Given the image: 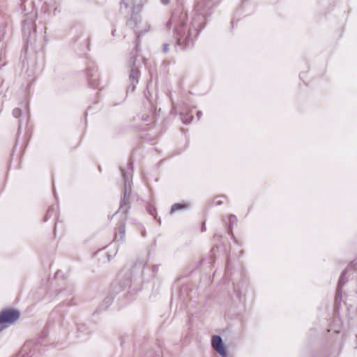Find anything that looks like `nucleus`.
Segmentation results:
<instances>
[{"label": "nucleus", "mask_w": 357, "mask_h": 357, "mask_svg": "<svg viewBox=\"0 0 357 357\" xmlns=\"http://www.w3.org/2000/svg\"><path fill=\"white\" fill-rule=\"evenodd\" d=\"M211 344L213 348L222 357L227 355V349L222 342L221 337L218 335H213L211 338Z\"/></svg>", "instance_id": "nucleus-2"}, {"label": "nucleus", "mask_w": 357, "mask_h": 357, "mask_svg": "<svg viewBox=\"0 0 357 357\" xmlns=\"http://www.w3.org/2000/svg\"><path fill=\"white\" fill-rule=\"evenodd\" d=\"M168 50V45H164V52H167Z\"/></svg>", "instance_id": "nucleus-5"}, {"label": "nucleus", "mask_w": 357, "mask_h": 357, "mask_svg": "<svg viewBox=\"0 0 357 357\" xmlns=\"http://www.w3.org/2000/svg\"><path fill=\"white\" fill-rule=\"evenodd\" d=\"M188 205L185 203H176L174 204L171 208V213H174L178 210L185 209Z\"/></svg>", "instance_id": "nucleus-3"}, {"label": "nucleus", "mask_w": 357, "mask_h": 357, "mask_svg": "<svg viewBox=\"0 0 357 357\" xmlns=\"http://www.w3.org/2000/svg\"><path fill=\"white\" fill-rule=\"evenodd\" d=\"M20 313L14 310H6L0 313V325L10 324L18 319Z\"/></svg>", "instance_id": "nucleus-1"}, {"label": "nucleus", "mask_w": 357, "mask_h": 357, "mask_svg": "<svg viewBox=\"0 0 357 357\" xmlns=\"http://www.w3.org/2000/svg\"><path fill=\"white\" fill-rule=\"evenodd\" d=\"M163 3H167V0H162Z\"/></svg>", "instance_id": "nucleus-6"}, {"label": "nucleus", "mask_w": 357, "mask_h": 357, "mask_svg": "<svg viewBox=\"0 0 357 357\" xmlns=\"http://www.w3.org/2000/svg\"><path fill=\"white\" fill-rule=\"evenodd\" d=\"M226 197L225 196H217L213 199V204L216 206L220 205L224 203Z\"/></svg>", "instance_id": "nucleus-4"}]
</instances>
